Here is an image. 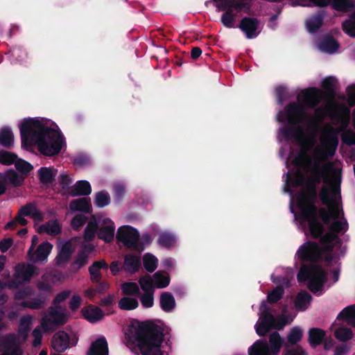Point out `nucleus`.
Here are the masks:
<instances>
[{
    "instance_id": "1",
    "label": "nucleus",
    "mask_w": 355,
    "mask_h": 355,
    "mask_svg": "<svg viewBox=\"0 0 355 355\" xmlns=\"http://www.w3.org/2000/svg\"><path fill=\"white\" fill-rule=\"evenodd\" d=\"M297 100L277 115L279 121L287 125L279 130V137L293 139L300 146L299 152H293L286 162L290 171L284 191L292 194L294 187L302 190L295 200L291 198L290 208L305 234L313 237L321 234L319 216L325 223L331 219L334 222L331 232L321 241L322 250L315 243L307 242L299 248L296 257L309 261L324 254L329 259L340 252L341 243L336 232L345 230L347 223L342 218L339 203L340 170L325 162L336 153L338 132L348 125L350 111L315 88L302 91Z\"/></svg>"
},
{
    "instance_id": "2",
    "label": "nucleus",
    "mask_w": 355,
    "mask_h": 355,
    "mask_svg": "<svg viewBox=\"0 0 355 355\" xmlns=\"http://www.w3.org/2000/svg\"><path fill=\"white\" fill-rule=\"evenodd\" d=\"M21 147L29 150L35 146L45 156L58 154L65 141L58 125L46 118H25L18 124Z\"/></svg>"
},
{
    "instance_id": "3",
    "label": "nucleus",
    "mask_w": 355,
    "mask_h": 355,
    "mask_svg": "<svg viewBox=\"0 0 355 355\" xmlns=\"http://www.w3.org/2000/svg\"><path fill=\"white\" fill-rule=\"evenodd\" d=\"M129 340L137 345L143 355H164L162 349V334L145 324L133 322L125 331Z\"/></svg>"
},
{
    "instance_id": "4",
    "label": "nucleus",
    "mask_w": 355,
    "mask_h": 355,
    "mask_svg": "<svg viewBox=\"0 0 355 355\" xmlns=\"http://www.w3.org/2000/svg\"><path fill=\"white\" fill-rule=\"evenodd\" d=\"M32 319V317L28 315L21 319L17 338L13 335L0 338L1 355H22L19 345L26 340L28 336Z\"/></svg>"
},
{
    "instance_id": "5",
    "label": "nucleus",
    "mask_w": 355,
    "mask_h": 355,
    "mask_svg": "<svg viewBox=\"0 0 355 355\" xmlns=\"http://www.w3.org/2000/svg\"><path fill=\"white\" fill-rule=\"evenodd\" d=\"M266 302H263L260 307L261 313L255 324L256 332L260 336H264L272 328H283L286 324L291 323L295 318V315L288 314L284 311L281 315L275 319L272 315L266 311Z\"/></svg>"
},
{
    "instance_id": "6",
    "label": "nucleus",
    "mask_w": 355,
    "mask_h": 355,
    "mask_svg": "<svg viewBox=\"0 0 355 355\" xmlns=\"http://www.w3.org/2000/svg\"><path fill=\"white\" fill-rule=\"evenodd\" d=\"M219 10H225L221 17L222 24L227 28H235V19L241 12L250 9V0H212Z\"/></svg>"
},
{
    "instance_id": "7",
    "label": "nucleus",
    "mask_w": 355,
    "mask_h": 355,
    "mask_svg": "<svg viewBox=\"0 0 355 355\" xmlns=\"http://www.w3.org/2000/svg\"><path fill=\"white\" fill-rule=\"evenodd\" d=\"M114 232L115 225L113 221L105 216H98L88 223L84 236L85 240L91 241L97 233L99 239L110 242L114 239Z\"/></svg>"
},
{
    "instance_id": "8",
    "label": "nucleus",
    "mask_w": 355,
    "mask_h": 355,
    "mask_svg": "<svg viewBox=\"0 0 355 355\" xmlns=\"http://www.w3.org/2000/svg\"><path fill=\"white\" fill-rule=\"evenodd\" d=\"M297 279L299 282H306L309 289L317 293L322 290L326 275L317 265L303 266L298 273Z\"/></svg>"
},
{
    "instance_id": "9",
    "label": "nucleus",
    "mask_w": 355,
    "mask_h": 355,
    "mask_svg": "<svg viewBox=\"0 0 355 355\" xmlns=\"http://www.w3.org/2000/svg\"><path fill=\"white\" fill-rule=\"evenodd\" d=\"M270 348L263 340L256 341L248 349L249 355H277L282 346L283 340L277 332L272 334L269 338Z\"/></svg>"
},
{
    "instance_id": "10",
    "label": "nucleus",
    "mask_w": 355,
    "mask_h": 355,
    "mask_svg": "<svg viewBox=\"0 0 355 355\" xmlns=\"http://www.w3.org/2000/svg\"><path fill=\"white\" fill-rule=\"evenodd\" d=\"M78 341V336L75 331L66 329L55 333L51 339V347L57 352H64L75 346Z\"/></svg>"
},
{
    "instance_id": "11",
    "label": "nucleus",
    "mask_w": 355,
    "mask_h": 355,
    "mask_svg": "<svg viewBox=\"0 0 355 355\" xmlns=\"http://www.w3.org/2000/svg\"><path fill=\"white\" fill-rule=\"evenodd\" d=\"M142 291H151L157 288H164L168 286L170 277L164 271H157L153 276L144 275L139 279Z\"/></svg>"
},
{
    "instance_id": "12",
    "label": "nucleus",
    "mask_w": 355,
    "mask_h": 355,
    "mask_svg": "<svg viewBox=\"0 0 355 355\" xmlns=\"http://www.w3.org/2000/svg\"><path fill=\"white\" fill-rule=\"evenodd\" d=\"M297 5L305 7L331 6L338 11L347 12L354 8L352 0H299Z\"/></svg>"
},
{
    "instance_id": "13",
    "label": "nucleus",
    "mask_w": 355,
    "mask_h": 355,
    "mask_svg": "<svg viewBox=\"0 0 355 355\" xmlns=\"http://www.w3.org/2000/svg\"><path fill=\"white\" fill-rule=\"evenodd\" d=\"M68 320L66 310L62 307L56 306L51 309L49 314L42 320V326L45 331L53 329L55 326L65 323Z\"/></svg>"
},
{
    "instance_id": "14",
    "label": "nucleus",
    "mask_w": 355,
    "mask_h": 355,
    "mask_svg": "<svg viewBox=\"0 0 355 355\" xmlns=\"http://www.w3.org/2000/svg\"><path fill=\"white\" fill-rule=\"evenodd\" d=\"M116 238L119 241L128 248L139 249V233L137 230L129 225L120 227L117 230Z\"/></svg>"
},
{
    "instance_id": "15",
    "label": "nucleus",
    "mask_w": 355,
    "mask_h": 355,
    "mask_svg": "<svg viewBox=\"0 0 355 355\" xmlns=\"http://www.w3.org/2000/svg\"><path fill=\"white\" fill-rule=\"evenodd\" d=\"M25 216H29L36 221H40L42 220V214L37 210V209L32 205H28L23 207L18 216L15 219L6 225V229H12L17 223L21 225L26 224L27 221L24 218Z\"/></svg>"
},
{
    "instance_id": "16",
    "label": "nucleus",
    "mask_w": 355,
    "mask_h": 355,
    "mask_svg": "<svg viewBox=\"0 0 355 355\" xmlns=\"http://www.w3.org/2000/svg\"><path fill=\"white\" fill-rule=\"evenodd\" d=\"M239 27L248 39L256 37L260 32L259 22L254 18L244 17Z\"/></svg>"
},
{
    "instance_id": "17",
    "label": "nucleus",
    "mask_w": 355,
    "mask_h": 355,
    "mask_svg": "<svg viewBox=\"0 0 355 355\" xmlns=\"http://www.w3.org/2000/svg\"><path fill=\"white\" fill-rule=\"evenodd\" d=\"M53 249V245L49 242L41 243L34 252L28 255L29 259L33 262L44 263Z\"/></svg>"
},
{
    "instance_id": "18",
    "label": "nucleus",
    "mask_w": 355,
    "mask_h": 355,
    "mask_svg": "<svg viewBox=\"0 0 355 355\" xmlns=\"http://www.w3.org/2000/svg\"><path fill=\"white\" fill-rule=\"evenodd\" d=\"M38 273V268L31 264L21 263L16 266L15 277L19 282L28 280L33 275Z\"/></svg>"
},
{
    "instance_id": "19",
    "label": "nucleus",
    "mask_w": 355,
    "mask_h": 355,
    "mask_svg": "<svg viewBox=\"0 0 355 355\" xmlns=\"http://www.w3.org/2000/svg\"><path fill=\"white\" fill-rule=\"evenodd\" d=\"M108 346L105 338L98 336L94 340L87 350V355H108Z\"/></svg>"
},
{
    "instance_id": "20",
    "label": "nucleus",
    "mask_w": 355,
    "mask_h": 355,
    "mask_svg": "<svg viewBox=\"0 0 355 355\" xmlns=\"http://www.w3.org/2000/svg\"><path fill=\"white\" fill-rule=\"evenodd\" d=\"M22 180V178L17 175L14 171H9L5 173H0V195L6 191L8 183L17 186L21 183Z\"/></svg>"
},
{
    "instance_id": "21",
    "label": "nucleus",
    "mask_w": 355,
    "mask_h": 355,
    "mask_svg": "<svg viewBox=\"0 0 355 355\" xmlns=\"http://www.w3.org/2000/svg\"><path fill=\"white\" fill-rule=\"evenodd\" d=\"M83 317L90 322H96L101 320L104 317L103 311L95 306L89 305L81 310Z\"/></svg>"
},
{
    "instance_id": "22",
    "label": "nucleus",
    "mask_w": 355,
    "mask_h": 355,
    "mask_svg": "<svg viewBox=\"0 0 355 355\" xmlns=\"http://www.w3.org/2000/svg\"><path fill=\"white\" fill-rule=\"evenodd\" d=\"M335 338L341 342H346L353 338L354 334L350 328L347 327H338L337 320L331 326Z\"/></svg>"
},
{
    "instance_id": "23",
    "label": "nucleus",
    "mask_w": 355,
    "mask_h": 355,
    "mask_svg": "<svg viewBox=\"0 0 355 355\" xmlns=\"http://www.w3.org/2000/svg\"><path fill=\"white\" fill-rule=\"evenodd\" d=\"M59 252L55 259L57 265H62L65 263L70 257L73 252V248L71 242H60L58 243Z\"/></svg>"
},
{
    "instance_id": "24",
    "label": "nucleus",
    "mask_w": 355,
    "mask_h": 355,
    "mask_svg": "<svg viewBox=\"0 0 355 355\" xmlns=\"http://www.w3.org/2000/svg\"><path fill=\"white\" fill-rule=\"evenodd\" d=\"M337 320H344L355 328V306L344 309L338 315Z\"/></svg>"
},
{
    "instance_id": "25",
    "label": "nucleus",
    "mask_w": 355,
    "mask_h": 355,
    "mask_svg": "<svg viewBox=\"0 0 355 355\" xmlns=\"http://www.w3.org/2000/svg\"><path fill=\"white\" fill-rule=\"evenodd\" d=\"M92 188L86 180L78 181L71 191L72 196H86L90 194Z\"/></svg>"
},
{
    "instance_id": "26",
    "label": "nucleus",
    "mask_w": 355,
    "mask_h": 355,
    "mask_svg": "<svg viewBox=\"0 0 355 355\" xmlns=\"http://www.w3.org/2000/svg\"><path fill=\"white\" fill-rule=\"evenodd\" d=\"M338 44L331 37H326L318 44L319 49L324 53H333L338 49Z\"/></svg>"
},
{
    "instance_id": "27",
    "label": "nucleus",
    "mask_w": 355,
    "mask_h": 355,
    "mask_svg": "<svg viewBox=\"0 0 355 355\" xmlns=\"http://www.w3.org/2000/svg\"><path fill=\"white\" fill-rule=\"evenodd\" d=\"M140 266V258L139 256L128 254L124 259L123 268L129 272H135L138 270Z\"/></svg>"
},
{
    "instance_id": "28",
    "label": "nucleus",
    "mask_w": 355,
    "mask_h": 355,
    "mask_svg": "<svg viewBox=\"0 0 355 355\" xmlns=\"http://www.w3.org/2000/svg\"><path fill=\"white\" fill-rule=\"evenodd\" d=\"M0 144L6 148L13 146L14 135L10 128L4 127L0 130Z\"/></svg>"
},
{
    "instance_id": "29",
    "label": "nucleus",
    "mask_w": 355,
    "mask_h": 355,
    "mask_svg": "<svg viewBox=\"0 0 355 355\" xmlns=\"http://www.w3.org/2000/svg\"><path fill=\"white\" fill-rule=\"evenodd\" d=\"M37 230L39 233H46L54 236L60 232V227L57 220H51L45 225L37 227Z\"/></svg>"
},
{
    "instance_id": "30",
    "label": "nucleus",
    "mask_w": 355,
    "mask_h": 355,
    "mask_svg": "<svg viewBox=\"0 0 355 355\" xmlns=\"http://www.w3.org/2000/svg\"><path fill=\"white\" fill-rule=\"evenodd\" d=\"M107 268V265L104 260L94 262L89 268L92 281L98 282L101 277L100 270Z\"/></svg>"
},
{
    "instance_id": "31",
    "label": "nucleus",
    "mask_w": 355,
    "mask_h": 355,
    "mask_svg": "<svg viewBox=\"0 0 355 355\" xmlns=\"http://www.w3.org/2000/svg\"><path fill=\"white\" fill-rule=\"evenodd\" d=\"M57 173L58 171L51 167H42L38 171L40 180L45 184L51 183Z\"/></svg>"
},
{
    "instance_id": "32",
    "label": "nucleus",
    "mask_w": 355,
    "mask_h": 355,
    "mask_svg": "<svg viewBox=\"0 0 355 355\" xmlns=\"http://www.w3.org/2000/svg\"><path fill=\"white\" fill-rule=\"evenodd\" d=\"M324 337L325 331L321 329L313 328L309 331V341L312 346H316L320 344Z\"/></svg>"
},
{
    "instance_id": "33",
    "label": "nucleus",
    "mask_w": 355,
    "mask_h": 355,
    "mask_svg": "<svg viewBox=\"0 0 355 355\" xmlns=\"http://www.w3.org/2000/svg\"><path fill=\"white\" fill-rule=\"evenodd\" d=\"M69 208L71 211H89L90 203L86 198L76 199L71 202Z\"/></svg>"
},
{
    "instance_id": "34",
    "label": "nucleus",
    "mask_w": 355,
    "mask_h": 355,
    "mask_svg": "<svg viewBox=\"0 0 355 355\" xmlns=\"http://www.w3.org/2000/svg\"><path fill=\"white\" fill-rule=\"evenodd\" d=\"M160 305L164 311L169 312L175 308V299L172 295L168 293H164L160 297Z\"/></svg>"
},
{
    "instance_id": "35",
    "label": "nucleus",
    "mask_w": 355,
    "mask_h": 355,
    "mask_svg": "<svg viewBox=\"0 0 355 355\" xmlns=\"http://www.w3.org/2000/svg\"><path fill=\"white\" fill-rule=\"evenodd\" d=\"M139 302L136 298L123 297L119 301V307L122 310H133L137 308Z\"/></svg>"
},
{
    "instance_id": "36",
    "label": "nucleus",
    "mask_w": 355,
    "mask_h": 355,
    "mask_svg": "<svg viewBox=\"0 0 355 355\" xmlns=\"http://www.w3.org/2000/svg\"><path fill=\"white\" fill-rule=\"evenodd\" d=\"M303 335L304 331L301 327H293L287 335V340L291 344H296L302 340Z\"/></svg>"
},
{
    "instance_id": "37",
    "label": "nucleus",
    "mask_w": 355,
    "mask_h": 355,
    "mask_svg": "<svg viewBox=\"0 0 355 355\" xmlns=\"http://www.w3.org/2000/svg\"><path fill=\"white\" fill-rule=\"evenodd\" d=\"M311 297L308 293H299L295 301L296 308L300 311L306 310L311 303Z\"/></svg>"
},
{
    "instance_id": "38",
    "label": "nucleus",
    "mask_w": 355,
    "mask_h": 355,
    "mask_svg": "<svg viewBox=\"0 0 355 355\" xmlns=\"http://www.w3.org/2000/svg\"><path fill=\"white\" fill-rule=\"evenodd\" d=\"M175 242V236L168 232H162L159 236L158 243L162 247H171Z\"/></svg>"
},
{
    "instance_id": "39",
    "label": "nucleus",
    "mask_w": 355,
    "mask_h": 355,
    "mask_svg": "<svg viewBox=\"0 0 355 355\" xmlns=\"http://www.w3.org/2000/svg\"><path fill=\"white\" fill-rule=\"evenodd\" d=\"M158 260L151 254H146L143 258L144 268L149 272H153L157 267Z\"/></svg>"
},
{
    "instance_id": "40",
    "label": "nucleus",
    "mask_w": 355,
    "mask_h": 355,
    "mask_svg": "<svg viewBox=\"0 0 355 355\" xmlns=\"http://www.w3.org/2000/svg\"><path fill=\"white\" fill-rule=\"evenodd\" d=\"M322 24V18L320 15H315L306 20V25L307 30L313 33L318 29Z\"/></svg>"
},
{
    "instance_id": "41",
    "label": "nucleus",
    "mask_w": 355,
    "mask_h": 355,
    "mask_svg": "<svg viewBox=\"0 0 355 355\" xmlns=\"http://www.w3.org/2000/svg\"><path fill=\"white\" fill-rule=\"evenodd\" d=\"M144 291L145 293L140 296L141 305L146 309L151 308L154 304V290Z\"/></svg>"
},
{
    "instance_id": "42",
    "label": "nucleus",
    "mask_w": 355,
    "mask_h": 355,
    "mask_svg": "<svg viewBox=\"0 0 355 355\" xmlns=\"http://www.w3.org/2000/svg\"><path fill=\"white\" fill-rule=\"evenodd\" d=\"M343 29L348 35L355 37V12L343 24Z\"/></svg>"
},
{
    "instance_id": "43",
    "label": "nucleus",
    "mask_w": 355,
    "mask_h": 355,
    "mask_svg": "<svg viewBox=\"0 0 355 355\" xmlns=\"http://www.w3.org/2000/svg\"><path fill=\"white\" fill-rule=\"evenodd\" d=\"M17 156L8 151L0 152V163L4 165L15 164L17 160Z\"/></svg>"
},
{
    "instance_id": "44",
    "label": "nucleus",
    "mask_w": 355,
    "mask_h": 355,
    "mask_svg": "<svg viewBox=\"0 0 355 355\" xmlns=\"http://www.w3.org/2000/svg\"><path fill=\"white\" fill-rule=\"evenodd\" d=\"M123 294L134 295L138 293L139 286L135 282H126L121 286Z\"/></svg>"
},
{
    "instance_id": "45",
    "label": "nucleus",
    "mask_w": 355,
    "mask_h": 355,
    "mask_svg": "<svg viewBox=\"0 0 355 355\" xmlns=\"http://www.w3.org/2000/svg\"><path fill=\"white\" fill-rule=\"evenodd\" d=\"M88 262V254L86 252H80L78 254L77 258L73 262L72 267L74 271L78 270L80 268L85 266Z\"/></svg>"
},
{
    "instance_id": "46",
    "label": "nucleus",
    "mask_w": 355,
    "mask_h": 355,
    "mask_svg": "<svg viewBox=\"0 0 355 355\" xmlns=\"http://www.w3.org/2000/svg\"><path fill=\"white\" fill-rule=\"evenodd\" d=\"M110 198L107 193L101 191L96 195L95 203L98 207H103L109 205Z\"/></svg>"
},
{
    "instance_id": "47",
    "label": "nucleus",
    "mask_w": 355,
    "mask_h": 355,
    "mask_svg": "<svg viewBox=\"0 0 355 355\" xmlns=\"http://www.w3.org/2000/svg\"><path fill=\"white\" fill-rule=\"evenodd\" d=\"M336 84V80L334 78L329 77L326 78L322 80V87L329 95L334 90Z\"/></svg>"
},
{
    "instance_id": "48",
    "label": "nucleus",
    "mask_w": 355,
    "mask_h": 355,
    "mask_svg": "<svg viewBox=\"0 0 355 355\" xmlns=\"http://www.w3.org/2000/svg\"><path fill=\"white\" fill-rule=\"evenodd\" d=\"M15 167L23 173H28L33 169L31 164L21 159H17L15 162Z\"/></svg>"
},
{
    "instance_id": "49",
    "label": "nucleus",
    "mask_w": 355,
    "mask_h": 355,
    "mask_svg": "<svg viewBox=\"0 0 355 355\" xmlns=\"http://www.w3.org/2000/svg\"><path fill=\"white\" fill-rule=\"evenodd\" d=\"M43 331H46L44 329L41 325L35 328L33 331V336L34 338L33 345L34 347H38L41 345L42 338L43 336Z\"/></svg>"
},
{
    "instance_id": "50",
    "label": "nucleus",
    "mask_w": 355,
    "mask_h": 355,
    "mask_svg": "<svg viewBox=\"0 0 355 355\" xmlns=\"http://www.w3.org/2000/svg\"><path fill=\"white\" fill-rule=\"evenodd\" d=\"M283 293V288L278 286L268 293V300L270 302H275L282 297Z\"/></svg>"
},
{
    "instance_id": "51",
    "label": "nucleus",
    "mask_w": 355,
    "mask_h": 355,
    "mask_svg": "<svg viewBox=\"0 0 355 355\" xmlns=\"http://www.w3.org/2000/svg\"><path fill=\"white\" fill-rule=\"evenodd\" d=\"M342 140L349 145L355 144V133L351 130L345 131L342 135Z\"/></svg>"
},
{
    "instance_id": "52",
    "label": "nucleus",
    "mask_w": 355,
    "mask_h": 355,
    "mask_svg": "<svg viewBox=\"0 0 355 355\" xmlns=\"http://www.w3.org/2000/svg\"><path fill=\"white\" fill-rule=\"evenodd\" d=\"M347 101L350 105H355V86H349L347 88Z\"/></svg>"
},
{
    "instance_id": "53",
    "label": "nucleus",
    "mask_w": 355,
    "mask_h": 355,
    "mask_svg": "<svg viewBox=\"0 0 355 355\" xmlns=\"http://www.w3.org/2000/svg\"><path fill=\"white\" fill-rule=\"evenodd\" d=\"M282 355H307V353L300 346L292 349H285Z\"/></svg>"
},
{
    "instance_id": "54",
    "label": "nucleus",
    "mask_w": 355,
    "mask_h": 355,
    "mask_svg": "<svg viewBox=\"0 0 355 355\" xmlns=\"http://www.w3.org/2000/svg\"><path fill=\"white\" fill-rule=\"evenodd\" d=\"M85 220L86 218L83 214H78L72 220L71 225L74 228H78L85 223Z\"/></svg>"
},
{
    "instance_id": "55",
    "label": "nucleus",
    "mask_w": 355,
    "mask_h": 355,
    "mask_svg": "<svg viewBox=\"0 0 355 355\" xmlns=\"http://www.w3.org/2000/svg\"><path fill=\"white\" fill-rule=\"evenodd\" d=\"M82 303V298L79 295H73L70 301L69 307L72 311H76Z\"/></svg>"
},
{
    "instance_id": "56",
    "label": "nucleus",
    "mask_w": 355,
    "mask_h": 355,
    "mask_svg": "<svg viewBox=\"0 0 355 355\" xmlns=\"http://www.w3.org/2000/svg\"><path fill=\"white\" fill-rule=\"evenodd\" d=\"M350 350V347L347 345L338 346L334 351V355H347Z\"/></svg>"
},
{
    "instance_id": "57",
    "label": "nucleus",
    "mask_w": 355,
    "mask_h": 355,
    "mask_svg": "<svg viewBox=\"0 0 355 355\" xmlns=\"http://www.w3.org/2000/svg\"><path fill=\"white\" fill-rule=\"evenodd\" d=\"M59 182L63 187H67L71 183V179L66 173H62L59 177Z\"/></svg>"
},
{
    "instance_id": "58",
    "label": "nucleus",
    "mask_w": 355,
    "mask_h": 355,
    "mask_svg": "<svg viewBox=\"0 0 355 355\" xmlns=\"http://www.w3.org/2000/svg\"><path fill=\"white\" fill-rule=\"evenodd\" d=\"M12 240L10 238L6 239L0 243V250L4 252H6L12 245Z\"/></svg>"
},
{
    "instance_id": "59",
    "label": "nucleus",
    "mask_w": 355,
    "mask_h": 355,
    "mask_svg": "<svg viewBox=\"0 0 355 355\" xmlns=\"http://www.w3.org/2000/svg\"><path fill=\"white\" fill-rule=\"evenodd\" d=\"M31 293V290L28 288H26L23 290L19 291L16 295V299H23L27 296H29Z\"/></svg>"
},
{
    "instance_id": "60",
    "label": "nucleus",
    "mask_w": 355,
    "mask_h": 355,
    "mask_svg": "<svg viewBox=\"0 0 355 355\" xmlns=\"http://www.w3.org/2000/svg\"><path fill=\"white\" fill-rule=\"evenodd\" d=\"M114 301V296L112 295H109L107 297H105L101 300V304L104 306H108L113 304Z\"/></svg>"
},
{
    "instance_id": "61",
    "label": "nucleus",
    "mask_w": 355,
    "mask_h": 355,
    "mask_svg": "<svg viewBox=\"0 0 355 355\" xmlns=\"http://www.w3.org/2000/svg\"><path fill=\"white\" fill-rule=\"evenodd\" d=\"M324 339V349L327 350L331 349L335 344V341L334 340V339L331 337H328V338H326Z\"/></svg>"
},
{
    "instance_id": "62",
    "label": "nucleus",
    "mask_w": 355,
    "mask_h": 355,
    "mask_svg": "<svg viewBox=\"0 0 355 355\" xmlns=\"http://www.w3.org/2000/svg\"><path fill=\"white\" fill-rule=\"evenodd\" d=\"M70 292L69 291H64L60 293H59L55 297V302H60L65 300L67 297H69Z\"/></svg>"
},
{
    "instance_id": "63",
    "label": "nucleus",
    "mask_w": 355,
    "mask_h": 355,
    "mask_svg": "<svg viewBox=\"0 0 355 355\" xmlns=\"http://www.w3.org/2000/svg\"><path fill=\"white\" fill-rule=\"evenodd\" d=\"M110 268L111 272L114 275H116L120 270L121 265H120L119 262L114 261L111 263Z\"/></svg>"
},
{
    "instance_id": "64",
    "label": "nucleus",
    "mask_w": 355,
    "mask_h": 355,
    "mask_svg": "<svg viewBox=\"0 0 355 355\" xmlns=\"http://www.w3.org/2000/svg\"><path fill=\"white\" fill-rule=\"evenodd\" d=\"M97 293L98 292L96 288H88L85 291V295L89 299L93 300Z\"/></svg>"
}]
</instances>
